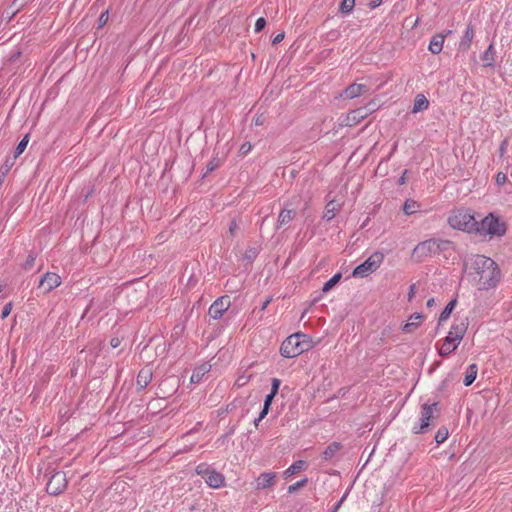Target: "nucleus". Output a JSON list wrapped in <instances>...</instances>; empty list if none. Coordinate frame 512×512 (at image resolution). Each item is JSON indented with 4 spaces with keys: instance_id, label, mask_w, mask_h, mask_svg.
<instances>
[{
    "instance_id": "nucleus-59",
    "label": "nucleus",
    "mask_w": 512,
    "mask_h": 512,
    "mask_svg": "<svg viewBox=\"0 0 512 512\" xmlns=\"http://www.w3.org/2000/svg\"><path fill=\"white\" fill-rule=\"evenodd\" d=\"M270 302H271V298H267V299L262 303V305H261V307H260V311H264V310L267 308V306H268V304H269Z\"/></svg>"
},
{
    "instance_id": "nucleus-26",
    "label": "nucleus",
    "mask_w": 512,
    "mask_h": 512,
    "mask_svg": "<svg viewBox=\"0 0 512 512\" xmlns=\"http://www.w3.org/2000/svg\"><path fill=\"white\" fill-rule=\"evenodd\" d=\"M306 467V462L304 460L295 461L289 468H287L284 472V476L290 477L300 471H302Z\"/></svg>"
},
{
    "instance_id": "nucleus-54",
    "label": "nucleus",
    "mask_w": 512,
    "mask_h": 512,
    "mask_svg": "<svg viewBox=\"0 0 512 512\" xmlns=\"http://www.w3.org/2000/svg\"><path fill=\"white\" fill-rule=\"evenodd\" d=\"M408 173V170H405L402 175L399 177L397 183L398 185H404L406 183V174Z\"/></svg>"
},
{
    "instance_id": "nucleus-40",
    "label": "nucleus",
    "mask_w": 512,
    "mask_h": 512,
    "mask_svg": "<svg viewBox=\"0 0 512 512\" xmlns=\"http://www.w3.org/2000/svg\"><path fill=\"white\" fill-rule=\"evenodd\" d=\"M35 260H36L35 254L30 253L27 256V259H26L25 263L23 264L24 269L25 270L31 269L33 267L34 263H35Z\"/></svg>"
},
{
    "instance_id": "nucleus-51",
    "label": "nucleus",
    "mask_w": 512,
    "mask_h": 512,
    "mask_svg": "<svg viewBox=\"0 0 512 512\" xmlns=\"http://www.w3.org/2000/svg\"><path fill=\"white\" fill-rule=\"evenodd\" d=\"M415 293H416V285L415 284H412L409 288V292H408V301H412L413 297L415 296Z\"/></svg>"
},
{
    "instance_id": "nucleus-33",
    "label": "nucleus",
    "mask_w": 512,
    "mask_h": 512,
    "mask_svg": "<svg viewBox=\"0 0 512 512\" xmlns=\"http://www.w3.org/2000/svg\"><path fill=\"white\" fill-rule=\"evenodd\" d=\"M28 142H29V134H26L16 147L14 158H17L19 155H21L24 152V150L26 149V147L28 145Z\"/></svg>"
},
{
    "instance_id": "nucleus-48",
    "label": "nucleus",
    "mask_w": 512,
    "mask_h": 512,
    "mask_svg": "<svg viewBox=\"0 0 512 512\" xmlns=\"http://www.w3.org/2000/svg\"><path fill=\"white\" fill-rule=\"evenodd\" d=\"M275 396H276V394H272V393H269V394L266 395L265 400H264V405L267 408H270V406L272 404V401H273Z\"/></svg>"
},
{
    "instance_id": "nucleus-13",
    "label": "nucleus",
    "mask_w": 512,
    "mask_h": 512,
    "mask_svg": "<svg viewBox=\"0 0 512 512\" xmlns=\"http://www.w3.org/2000/svg\"><path fill=\"white\" fill-rule=\"evenodd\" d=\"M276 473L274 472H263L256 479V489L262 490L269 488L275 484Z\"/></svg>"
},
{
    "instance_id": "nucleus-16",
    "label": "nucleus",
    "mask_w": 512,
    "mask_h": 512,
    "mask_svg": "<svg viewBox=\"0 0 512 512\" xmlns=\"http://www.w3.org/2000/svg\"><path fill=\"white\" fill-rule=\"evenodd\" d=\"M423 318L422 314L415 312L409 317V321L403 325L402 331L404 333H413L419 326Z\"/></svg>"
},
{
    "instance_id": "nucleus-39",
    "label": "nucleus",
    "mask_w": 512,
    "mask_h": 512,
    "mask_svg": "<svg viewBox=\"0 0 512 512\" xmlns=\"http://www.w3.org/2000/svg\"><path fill=\"white\" fill-rule=\"evenodd\" d=\"M108 19H109V10L106 9L98 17V29L103 27L108 22Z\"/></svg>"
},
{
    "instance_id": "nucleus-21",
    "label": "nucleus",
    "mask_w": 512,
    "mask_h": 512,
    "mask_svg": "<svg viewBox=\"0 0 512 512\" xmlns=\"http://www.w3.org/2000/svg\"><path fill=\"white\" fill-rule=\"evenodd\" d=\"M342 448L341 443L332 442L328 445L322 453V458L326 461L331 460Z\"/></svg>"
},
{
    "instance_id": "nucleus-4",
    "label": "nucleus",
    "mask_w": 512,
    "mask_h": 512,
    "mask_svg": "<svg viewBox=\"0 0 512 512\" xmlns=\"http://www.w3.org/2000/svg\"><path fill=\"white\" fill-rule=\"evenodd\" d=\"M475 228L477 229L474 231L475 234L483 236L489 235L490 237H501L507 230L505 222L501 221L499 217L492 213L484 217L481 221L476 220Z\"/></svg>"
},
{
    "instance_id": "nucleus-34",
    "label": "nucleus",
    "mask_w": 512,
    "mask_h": 512,
    "mask_svg": "<svg viewBox=\"0 0 512 512\" xmlns=\"http://www.w3.org/2000/svg\"><path fill=\"white\" fill-rule=\"evenodd\" d=\"M221 164V161L219 158L214 157L212 158L206 165V171L204 173V177L208 174L216 170Z\"/></svg>"
},
{
    "instance_id": "nucleus-49",
    "label": "nucleus",
    "mask_w": 512,
    "mask_h": 512,
    "mask_svg": "<svg viewBox=\"0 0 512 512\" xmlns=\"http://www.w3.org/2000/svg\"><path fill=\"white\" fill-rule=\"evenodd\" d=\"M348 493L346 492L342 498L334 505V507L332 508L331 512H337L338 509L341 507V505L343 504V502L345 501L346 497H347Z\"/></svg>"
},
{
    "instance_id": "nucleus-20",
    "label": "nucleus",
    "mask_w": 512,
    "mask_h": 512,
    "mask_svg": "<svg viewBox=\"0 0 512 512\" xmlns=\"http://www.w3.org/2000/svg\"><path fill=\"white\" fill-rule=\"evenodd\" d=\"M444 39V34H437L433 36L429 43V51L433 54H439L442 51Z\"/></svg>"
},
{
    "instance_id": "nucleus-61",
    "label": "nucleus",
    "mask_w": 512,
    "mask_h": 512,
    "mask_svg": "<svg viewBox=\"0 0 512 512\" xmlns=\"http://www.w3.org/2000/svg\"><path fill=\"white\" fill-rule=\"evenodd\" d=\"M364 108H374V111L377 109V105L375 102H370L368 103L367 106H365Z\"/></svg>"
},
{
    "instance_id": "nucleus-53",
    "label": "nucleus",
    "mask_w": 512,
    "mask_h": 512,
    "mask_svg": "<svg viewBox=\"0 0 512 512\" xmlns=\"http://www.w3.org/2000/svg\"><path fill=\"white\" fill-rule=\"evenodd\" d=\"M249 380V377H245V376H240L237 380H236V384L238 386H243L245 385Z\"/></svg>"
},
{
    "instance_id": "nucleus-28",
    "label": "nucleus",
    "mask_w": 512,
    "mask_h": 512,
    "mask_svg": "<svg viewBox=\"0 0 512 512\" xmlns=\"http://www.w3.org/2000/svg\"><path fill=\"white\" fill-rule=\"evenodd\" d=\"M338 206L339 205L334 200L327 203L323 218L326 219L327 221L332 220L335 217L336 211L338 210Z\"/></svg>"
},
{
    "instance_id": "nucleus-29",
    "label": "nucleus",
    "mask_w": 512,
    "mask_h": 512,
    "mask_svg": "<svg viewBox=\"0 0 512 512\" xmlns=\"http://www.w3.org/2000/svg\"><path fill=\"white\" fill-rule=\"evenodd\" d=\"M419 207L420 205L416 201L407 199L403 205V212L406 215H412L417 211Z\"/></svg>"
},
{
    "instance_id": "nucleus-31",
    "label": "nucleus",
    "mask_w": 512,
    "mask_h": 512,
    "mask_svg": "<svg viewBox=\"0 0 512 512\" xmlns=\"http://www.w3.org/2000/svg\"><path fill=\"white\" fill-rule=\"evenodd\" d=\"M448 435H449V431H448L447 427L441 426L435 434V438H434L435 442L438 445L443 443L448 438Z\"/></svg>"
},
{
    "instance_id": "nucleus-27",
    "label": "nucleus",
    "mask_w": 512,
    "mask_h": 512,
    "mask_svg": "<svg viewBox=\"0 0 512 512\" xmlns=\"http://www.w3.org/2000/svg\"><path fill=\"white\" fill-rule=\"evenodd\" d=\"M494 55V46L493 44H490L481 56V59L484 62V66L492 67L494 65Z\"/></svg>"
},
{
    "instance_id": "nucleus-23",
    "label": "nucleus",
    "mask_w": 512,
    "mask_h": 512,
    "mask_svg": "<svg viewBox=\"0 0 512 512\" xmlns=\"http://www.w3.org/2000/svg\"><path fill=\"white\" fill-rule=\"evenodd\" d=\"M121 344V340L118 337H113L109 341V345L106 344L105 340L98 341V355L103 352H108L109 348H117Z\"/></svg>"
},
{
    "instance_id": "nucleus-17",
    "label": "nucleus",
    "mask_w": 512,
    "mask_h": 512,
    "mask_svg": "<svg viewBox=\"0 0 512 512\" xmlns=\"http://www.w3.org/2000/svg\"><path fill=\"white\" fill-rule=\"evenodd\" d=\"M205 482L211 488H220L224 484V476L212 469L208 477H205Z\"/></svg>"
},
{
    "instance_id": "nucleus-52",
    "label": "nucleus",
    "mask_w": 512,
    "mask_h": 512,
    "mask_svg": "<svg viewBox=\"0 0 512 512\" xmlns=\"http://www.w3.org/2000/svg\"><path fill=\"white\" fill-rule=\"evenodd\" d=\"M284 36H285V35H284V32L277 34V35L273 38V40H272V44H273V45L279 44V43L284 39Z\"/></svg>"
},
{
    "instance_id": "nucleus-56",
    "label": "nucleus",
    "mask_w": 512,
    "mask_h": 512,
    "mask_svg": "<svg viewBox=\"0 0 512 512\" xmlns=\"http://www.w3.org/2000/svg\"><path fill=\"white\" fill-rule=\"evenodd\" d=\"M382 3V0H372L370 3H369V7L374 9L378 6H380Z\"/></svg>"
},
{
    "instance_id": "nucleus-41",
    "label": "nucleus",
    "mask_w": 512,
    "mask_h": 512,
    "mask_svg": "<svg viewBox=\"0 0 512 512\" xmlns=\"http://www.w3.org/2000/svg\"><path fill=\"white\" fill-rule=\"evenodd\" d=\"M266 26V20L263 17H260L256 20L255 23V32H261Z\"/></svg>"
},
{
    "instance_id": "nucleus-3",
    "label": "nucleus",
    "mask_w": 512,
    "mask_h": 512,
    "mask_svg": "<svg viewBox=\"0 0 512 512\" xmlns=\"http://www.w3.org/2000/svg\"><path fill=\"white\" fill-rule=\"evenodd\" d=\"M467 327L468 323L464 321L451 326L450 331L444 338L443 345L438 350L440 356L447 357L457 349L467 331Z\"/></svg>"
},
{
    "instance_id": "nucleus-57",
    "label": "nucleus",
    "mask_w": 512,
    "mask_h": 512,
    "mask_svg": "<svg viewBox=\"0 0 512 512\" xmlns=\"http://www.w3.org/2000/svg\"><path fill=\"white\" fill-rule=\"evenodd\" d=\"M270 408H267L265 405H263V408L259 414L260 419H264L265 416L268 414Z\"/></svg>"
},
{
    "instance_id": "nucleus-43",
    "label": "nucleus",
    "mask_w": 512,
    "mask_h": 512,
    "mask_svg": "<svg viewBox=\"0 0 512 512\" xmlns=\"http://www.w3.org/2000/svg\"><path fill=\"white\" fill-rule=\"evenodd\" d=\"M495 180H496V184L498 186H503L507 181V176H506V174L499 172V173H497Z\"/></svg>"
},
{
    "instance_id": "nucleus-50",
    "label": "nucleus",
    "mask_w": 512,
    "mask_h": 512,
    "mask_svg": "<svg viewBox=\"0 0 512 512\" xmlns=\"http://www.w3.org/2000/svg\"><path fill=\"white\" fill-rule=\"evenodd\" d=\"M507 145H508V141H507V139H504L501 142L500 147H499V155H500V157L504 156Z\"/></svg>"
},
{
    "instance_id": "nucleus-25",
    "label": "nucleus",
    "mask_w": 512,
    "mask_h": 512,
    "mask_svg": "<svg viewBox=\"0 0 512 512\" xmlns=\"http://www.w3.org/2000/svg\"><path fill=\"white\" fill-rule=\"evenodd\" d=\"M477 373H478V366L476 364L469 365L466 370V373H465V378L463 381L464 385L465 386L472 385V383L476 379Z\"/></svg>"
},
{
    "instance_id": "nucleus-32",
    "label": "nucleus",
    "mask_w": 512,
    "mask_h": 512,
    "mask_svg": "<svg viewBox=\"0 0 512 512\" xmlns=\"http://www.w3.org/2000/svg\"><path fill=\"white\" fill-rule=\"evenodd\" d=\"M355 6V0H343L340 4V12L342 14L350 13Z\"/></svg>"
},
{
    "instance_id": "nucleus-30",
    "label": "nucleus",
    "mask_w": 512,
    "mask_h": 512,
    "mask_svg": "<svg viewBox=\"0 0 512 512\" xmlns=\"http://www.w3.org/2000/svg\"><path fill=\"white\" fill-rule=\"evenodd\" d=\"M341 277V273L333 275L327 282L324 283L322 291L324 293L330 291L340 281Z\"/></svg>"
},
{
    "instance_id": "nucleus-36",
    "label": "nucleus",
    "mask_w": 512,
    "mask_h": 512,
    "mask_svg": "<svg viewBox=\"0 0 512 512\" xmlns=\"http://www.w3.org/2000/svg\"><path fill=\"white\" fill-rule=\"evenodd\" d=\"M452 244L449 240L435 239V246H437V253L440 254L442 251L448 249Z\"/></svg>"
},
{
    "instance_id": "nucleus-22",
    "label": "nucleus",
    "mask_w": 512,
    "mask_h": 512,
    "mask_svg": "<svg viewBox=\"0 0 512 512\" xmlns=\"http://www.w3.org/2000/svg\"><path fill=\"white\" fill-rule=\"evenodd\" d=\"M429 107V101L423 94H418L414 99L413 113L424 111Z\"/></svg>"
},
{
    "instance_id": "nucleus-14",
    "label": "nucleus",
    "mask_w": 512,
    "mask_h": 512,
    "mask_svg": "<svg viewBox=\"0 0 512 512\" xmlns=\"http://www.w3.org/2000/svg\"><path fill=\"white\" fill-rule=\"evenodd\" d=\"M152 369L145 366L142 368L137 375V387L139 390L145 389L152 380Z\"/></svg>"
},
{
    "instance_id": "nucleus-62",
    "label": "nucleus",
    "mask_w": 512,
    "mask_h": 512,
    "mask_svg": "<svg viewBox=\"0 0 512 512\" xmlns=\"http://www.w3.org/2000/svg\"><path fill=\"white\" fill-rule=\"evenodd\" d=\"M434 304H435V300H434V298H430V299L427 301V303H426L427 307H432V306H434Z\"/></svg>"
},
{
    "instance_id": "nucleus-60",
    "label": "nucleus",
    "mask_w": 512,
    "mask_h": 512,
    "mask_svg": "<svg viewBox=\"0 0 512 512\" xmlns=\"http://www.w3.org/2000/svg\"><path fill=\"white\" fill-rule=\"evenodd\" d=\"M255 125H262L263 124V119L261 116H258L255 120Z\"/></svg>"
},
{
    "instance_id": "nucleus-58",
    "label": "nucleus",
    "mask_w": 512,
    "mask_h": 512,
    "mask_svg": "<svg viewBox=\"0 0 512 512\" xmlns=\"http://www.w3.org/2000/svg\"><path fill=\"white\" fill-rule=\"evenodd\" d=\"M27 0H14V5L17 7V9H20L25 5Z\"/></svg>"
},
{
    "instance_id": "nucleus-45",
    "label": "nucleus",
    "mask_w": 512,
    "mask_h": 512,
    "mask_svg": "<svg viewBox=\"0 0 512 512\" xmlns=\"http://www.w3.org/2000/svg\"><path fill=\"white\" fill-rule=\"evenodd\" d=\"M280 384H281V381L277 378H273L272 379V384H271V391L270 393L272 394H277L278 393V390H279V387H280Z\"/></svg>"
},
{
    "instance_id": "nucleus-15",
    "label": "nucleus",
    "mask_w": 512,
    "mask_h": 512,
    "mask_svg": "<svg viewBox=\"0 0 512 512\" xmlns=\"http://www.w3.org/2000/svg\"><path fill=\"white\" fill-rule=\"evenodd\" d=\"M372 112H374V108L355 109L348 114V121L351 122V124H357Z\"/></svg>"
},
{
    "instance_id": "nucleus-2",
    "label": "nucleus",
    "mask_w": 512,
    "mask_h": 512,
    "mask_svg": "<svg viewBox=\"0 0 512 512\" xmlns=\"http://www.w3.org/2000/svg\"><path fill=\"white\" fill-rule=\"evenodd\" d=\"M310 347V341L305 334L294 333L282 342L280 353L285 358H294L309 350Z\"/></svg>"
},
{
    "instance_id": "nucleus-19",
    "label": "nucleus",
    "mask_w": 512,
    "mask_h": 512,
    "mask_svg": "<svg viewBox=\"0 0 512 512\" xmlns=\"http://www.w3.org/2000/svg\"><path fill=\"white\" fill-rule=\"evenodd\" d=\"M297 213L294 209H283L280 211L278 219H277V228H280L289 222H291L295 217Z\"/></svg>"
},
{
    "instance_id": "nucleus-7",
    "label": "nucleus",
    "mask_w": 512,
    "mask_h": 512,
    "mask_svg": "<svg viewBox=\"0 0 512 512\" xmlns=\"http://www.w3.org/2000/svg\"><path fill=\"white\" fill-rule=\"evenodd\" d=\"M384 260V254L380 251L374 252L363 263L354 268L352 272L353 277H367L369 274L376 271Z\"/></svg>"
},
{
    "instance_id": "nucleus-12",
    "label": "nucleus",
    "mask_w": 512,
    "mask_h": 512,
    "mask_svg": "<svg viewBox=\"0 0 512 512\" xmlns=\"http://www.w3.org/2000/svg\"><path fill=\"white\" fill-rule=\"evenodd\" d=\"M368 91H369V87L367 85L353 83V84H350L348 87H346L343 95L347 99H353V98L361 96L362 94L367 93Z\"/></svg>"
},
{
    "instance_id": "nucleus-10",
    "label": "nucleus",
    "mask_w": 512,
    "mask_h": 512,
    "mask_svg": "<svg viewBox=\"0 0 512 512\" xmlns=\"http://www.w3.org/2000/svg\"><path fill=\"white\" fill-rule=\"evenodd\" d=\"M60 284L61 277L58 274L47 272L41 277L38 284V290L43 294H47L56 287L60 286Z\"/></svg>"
},
{
    "instance_id": "nucleus-9",
    "label": "nucleus",
    "mask_w": 512,
    "mask_h": 512,
    "mask_svg": "<svg viewBox=\"0 0 512 512\" xmlns=\"http://www.w3.org/2000/svg\"><path fill=\"white\" fill-rule=\"evenodd\" d=\"M67 486V479L64 472H55L47 483V492L51 495L62 493Z\"/></svg>"
},
{
    "instance_id": "nucleus-8",
    "label": "nucleus",
    "mask_w": 512,
    "mask_h": 512,
    "mask_svg": "<svg viewBox=\"0 0 512 512\" xmlns=\"http://www.w3.org/2000/svg\"><path fill=\"white\" fill-rule=\"evenodd\" d=\"M437 246H435V238L428 239L420 242L413 250L412 257H414L418 262L422 261L424 258L436 255Z\"/></svg>"
},
{
    "instance_id": "nucleus-37",
    "label": "nucleus",
    "mask_w": 512,
    "mask_h": 512,
    "mask_svg": "<svg viewBox=\"0 0 512 512\" xmlns=\"http://www.w3.org/2000/svg\"><path fill=\"white\" fill-rule=\"evenodd\" d=\"M307 482H308V479L303 478L302 480L297 481L296 483L290 485L288 487V493H290V494L295 493L299 489L303 488L307 484Z\"/></svg>"
},
{
    "instance_id": "nucleus-63",
    "label": "nucleus",
    "mask_w": 512,
    "mask_h": 512,
    "mask_svg": "<svg viewBox=\"0 0 512 512\" xmlns=\"http://www.w3.org/2000/svg\"><path fill=\"white\" fill-rule=\"evenodd\" d=\"M262 419H260V416H258V418L255 419L254 421V424L255 426H258V423L261 421Z\"/></svg>"
},
{
    "instance_id": "nucleus-55",
    "label": "nucleus",
    "mask_w": 512,
    "mask_h": 512,
    "mask_svg": "<svg viewBox=\"0 0 512 512\" xmlns=\"http://www.w3.org/2000/svg\"><path fill=\"white\" fill-rule=\"evenodd\" d=\"M238 228V225L235 220H232L229 225V232L231 235L234 234L235 230Z\"/></svg>"
},
{
    "instance_id": "nucleus-44",
    "label": "nucleus",
    "mask_w": 512,
    "mask_h": 512,
    "mask_svg": "<svg viewBox=\"0 0 512 512\" xmlns=\"http://www.w3.org/2000/svg\"><path fill=\"white\" fill-rule=\"evenodd\" d=\"M258 251L256 248H250L245 252V258L252 261L256 258Z\"/></svg>"
},
{
    "instance_id": "nucleus-5",
    "label": "nucleus",
    "mask_w": 512,
    "mask_h": 512,
    "mask_svg": "<svg viewBox=\"0 0 512 512\" xmlns=\"http://www.w3.org/2000/svg\"><path fill=\"white\" fill-rule=\"evenodd\" d=\"M439 405V402L422 404L421 417L419 421L413 426V433L425 434L431 429V427L434 426V420L438 417V415H435V413L438 414L440 412Z\"/></svg>"
},
{
    "instance_id": "nucleus-47",
    "label": "nucleus",
    "mask_w": 512,
    "mask_h": 512,
    "mask_svg": "<svg viewBox=\"0 0 512 512\" xmlns=\"http://www.w3.org/2000/svg\"><path fill=\"white\" fill-rule=\"evenodd\" d=\"M11 310H12V304L11 303L6 304L2 310L1 317L3 319L6 318L11 313Z\"/></svg>"
},
{
    "instance_id": "nucleus-42",
    "label": "nucleus",
    "mask_w": 512,
    "mask_h": 512,
    "mask_svg": "<svg viewBox=\"0 0 512 512\" xmlns=\"http://www.w3.org/2000/svg\"><path fill=\"white\" fill-rule=\"evenodd\" d=\"M252 149V145L250 142H245L241 145L240 149H239V154L242 155V156H245L247 155Z\"/></svg>"
},
{
    "instance_id": "nucleus-11",
    "label": "nucleus",
    "mask_w": 512,
    "mask_h": 512,
    "mask_svg": "<svg viewBox=\"0 0 512 512\" xmlns=\"http://www.w3.org/2000/svg\"><path fill=\"white\" fill-rule=\"evenodd\" d=\"M230 305V298L228 296H221L211 304L208 314L214 320L220 319L229 309Z\"/></svg>"
},
{
    "instance_id": "nucleus-6",
    "label": "nucleus",
    "mask_w": 512,
    "mask_h": 512,
    "mask_svg": "<svg viewBox=\"0 0 512 512\" xmlns=\"http://www.w3.org/2000/svg\"><path fill=\"white\" fill-rule=\"evenodd\" d=\"M448 224L453 229L474 233L477 230L476 220L472 214L465 210H458L448 217Z\"/></svg>"
},
{
    "instance_id": "nucleus-35",
    "label": "nucleus",
    "mask_w": 512,
    "mask_h": 512,
    "mask_svg": "<svg viewBox=\"0 0 512 512\" xmlns=\"http://www.w3.org/2000/svg\"><path fill=\"white\" fill-rule=\"evenodd\" d=\"M195 471L198 475L202 476V478L205 479V477H208V475L212 471V469L206 463H201V464L197 465Z\"/></svg>"
},
{
    "instance_id": "nucleus-24",
    "label": "nucleus",
    "mask_w": 512,
    "mask_h": 512,
    "mask_svg": "<svg viewBox=\"0 0 512 512\" xmlns=\"http://www.w3.org/2000/svg\"><path fill=\"white\" fill-rule=\"evenodd\" d=\"M457 304V300L456 299H452L451 301H449L447 303V305L445 306V308L443 309V311L440 313V316H439V319H438V326H440L442 324V322L446 321L452 311L454 310L455 306Z\"/></svg>"
},
{
    "instance_id": "nucleus-38",
    "label": "nucleus",
    "mask_w": 512,
    "mask_h": 512,
    "mask_svg": "<svg viewBox=\"0 0 512 512\" xmlns=\"http://www.w3.org/2000/svg\"><path fill=\"white\" fill-rule=\"evenodd\" d=\"M204 373H205V370L203 368H199V369L194 370V372H193V374L191 376V379H190L191 382L192 383H198L201 380V378L204 375Z\"/></svg>"
},
{
    "instance_id": "nucleus-64",
    "label": "nucleus",
    "mask_w": 512,
    "mask_h": 512,
    "mask_svg": "<svg viewBox=\"0 0 512 512\" xmlns=\"http://www.w3.org/2000/svg\"><path fill=\"white\" fill-rule=\"evenodd\" d=\"M3 179H4V177L0 175V185H1V184H2V182H3Z\"/></svg>"
},
{
    "instance_id": "nucleus-1",
    "label": "nucleus",
    "mask_w": 512,
    "mask_h": 512,
    "mask_svg": "<svg viewBox=\"0 0 512 512\" xmlns=\"http://www.w3.org/2000/svg\"><path fill=\"white\" fill-rule=\"evenodd\" d=\"M470 269L475 275L479 290H489L497 286L501 279L498 264L484 255H476L471 259Z\"/></svg>"
},
{
    "instance_id": "nucleus-18",
    "label": "nucleus",
    "mask_w": 512,
    "mask_h": 512,
    "mask_svg": "<svg viewBox=\"0 0 512 512\" xmlns=\"http://www.w3.org/2000/svg\"><path fill=\"white\" fill-rule=\"evenodd\" d=\"M474 37V28L471 24H469L465 30V33L459 43V50L467 51L470 48L471 42Z\"/></svg>"
},
{
    "instance_id": "nucleus-46",
    "label": "nucleus",
    "mask_w": 512,
    "mask_h": 512,
    "mask_svg": "<svg viewBox=\"0 0 512 512\" xmlns=\"http://www.w3.org/2000/svg\"><path fill=\"white\" fill-rule=\"evenodd\" d=\"M12 165L13 163H9V161H6V163L0 168V175L5 177V175L9 172Z\"/></svg>"
}]
</instances>
